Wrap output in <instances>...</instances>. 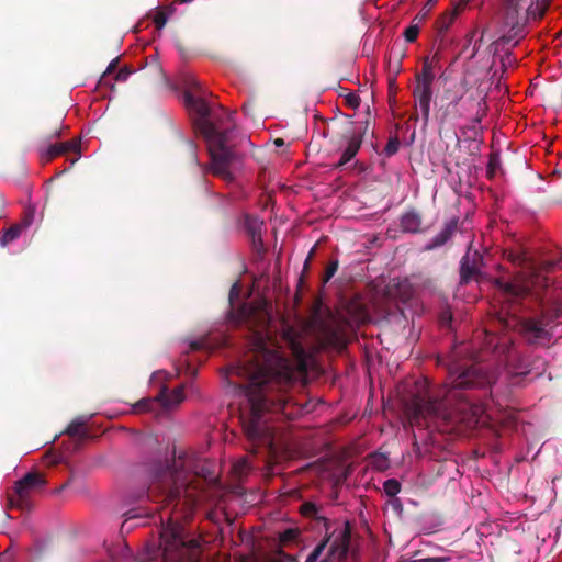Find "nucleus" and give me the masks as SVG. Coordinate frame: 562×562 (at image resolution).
<instances>
[{
  "label": "nucleus",
  "mask_w": 562,
  "mask_h": 562,
  "mask_svg": "<svg viewBox=\"0 0 562 562\" xmlns=\"http://www.w3.org/2000/svg\"><path fill=\"white\" fill-rule=\"evenodd\" d=\"M258 317L259 325L250 334L249 355L229 369L228 376L241 378V382L229 383L245 393L250 406L249 416L241 417L246 437L257 445H270L272 438L261 416L266 411L285 413L289 403L286 390L294 381L284 348L299 363H304L306 353L294 329H285L278 340L270 329V316L260 312Z\"/></svg>",
  "instance_id": "f257e3e1"
},
{
  "label": "nucleus",
  "mask_w": 562,
  "mask_h": 562,
  "mask_svg": "<svg viewBox=\"0 0 562 562\" xmlns=\"http://www.w3.org/2000/svg\"><path fill=\"white\" fill-rule=\"evenodd\" d=\"M492 384V375L483 366L472 363L467 366L457 361L448 364L449 386L442 397L430 400L425 408L418 405L416 415L426 413L434 420H442L446 430L454 429L459 425L472 427L477 423L479 407L473 405L469 397L461 393L468 389H484Z\"/></svg>",
  "instance_id": "f03ea898"
},
{
  "label": "nucleus",
  "mask_w": 562,
  "mask_h": 562,
  "mask_svg": "<svg viewBox=\"0 0 562 562\" xmlns=\"http://www.w3.org/2000/svg\"><path fill=\"white\" fill-rule=\"evenodd\" d=\"M184 101L189 111L199 117L201 132L210 142L213 172L226 180H231L232 175L228 167L235 154L227 146V135L234 126L233 114L224 109L220 110V114L213 113L204 98L194 95L190 91L184 93Z\"/></svg>",
  "instance_id": "7ed1b4c3"
},
{
  "label": "nucleus",
  "mask_w": 562,
  "mask_h": 562,
  "mask_svg": "<svg viewBox=\"0 0 562 562\" xmlns=\"http://www.w3.org/2000/svg\"><path fill=\"white\" fill-rule=\"evenodd\" d=\"M200 553L199 541L189 538L184 527L171 518L161 525L158 541L145 548L147 560L161 559L162 562H199Z\"/></svg>",
  "instance_id": "20e7f679"
},
{
  "label": "nucleus",
  "mask_w": 562,
  "mask_h": 562,
  "mask_svg": "<svg viewBox=\"0 0 562 562\" xmlns=\"http://www.w3.org/2000/svg\"><path fill=\"white\" fill-rule=\"evenodd\" d=\"M437 116L441 123L452 122L462 117L474 115V121L480 122L485 110L483 98H474L467 94L459 83H452L443 88L436 101Z\"/></svg>",
  "instance_id": "39448f33"
},
{
  "label": "nucleus",
  "mask_w": 562,
  "mask_h": 562,
  "mask_svg": "<svg viewBox=\"0 0 562 562\" xmlns=\"http://www.w3.org/2000/svg\"><path fill=\"white\" fill-rule=\"evenodd\" d=\"M183 456L178 460L158 462L153 465V482L147 490V496L151 497L156 492L164 497V501H177L182 495L188 496V480L184 469Z\"/></svg>",
  "instance_id": "423d86ee"
},
{
  "label": "nucleus",
  "mask_w": 562,
  "mask_h": 562,
  "mask_svg": "<svg viewBox=\"0 0 562 562\" xmlns=\"http://www.w3.org/2000/svg\"><path fill=\"white\" fill-rule=\"evenodd\" d=\"M550 0H507L504 14L506 33L498 42L516 45L526 35V26L529 19H541Z\"/></svg>",
  "instance_id": "0eeeda50"
},
{
  "label": "nucleus",
  "mask_w": 562,
  "mask_h": 562,
  "mask_svg": "<svg viewBox=\"0 0 562 562\" xmlns=\"http://www.w3.org/2000/svg\"><path fill=\"white\" fill-rule=\"evenodd\" d=\"M562 267L561 260L542 259L539 263H529V276H517L512 281L496 280L497 288L512 301H519L531 294L535 288H548L550 280L542 273Z\"/></svg>",
  "instance_id": "6e6552de"
},
{
  "label": "nucleus",
  "mask_w": 562,
  "mask_h": 562,
  "mask_svg": "<svg viewBox=\"0 0 562 562\" xmlns=\"http://www.w3.org/2000/svg\"><path fill=\"white\" fill-rule=\"evenodd\" d=\"M46 485V480L38 472H29L22 479L15 482L13 493L8 495V506L20 509H29L31 507L30 497Z\"/></svg>",
  "instance_id": "1a4fd4ad"
},
{
  "label": "nucleus",
  "mask_w": 562,
  "mask_h": 562,
  "mask_svg": "<svg viewBox=\"0 0 562 562\" xmlns=\"http://www.w3.org/2000/svg\"><path fill=\"white\" fill-rule=\"evenodd\" d=\"M520 334L530 345L546 346L551 339V334L546 329L541 319L525 318L520 322Z\"/></svg>",
  "instance_id": "9d476101"
},
{
  "label": "nucleus",
  "mask_w": 562,
  "mask_h": 562,
  "mask_svg": "<svg viewBox=\"0 0 562 562\" xmlns=\"http://www.w3.org/2000/svg\"><path fill=\"white\" fill-rule=\"evenodd\" d=\"M483 265V256L477 250H468L460 261V284H468L472 280L479 281Z\"/></svg>",
  "instance_id": "9b49d317"
},
{
  "label": "nucleus",
  "mask_w": 562,
  "mask_h": 562,
  "mask_svg": "<svg viewBox=\"0 0 562 562\" xmlns=\"http://www.w3.org/2000/svg\"><path fill=\"white\" fill-rule=\"evenodd\" d=\"M432 85L416 82L413 89L415 103L419 105L424 123L427 124L430 116V104L432 99Z\"/></svg>",
  "instance_id": "f8f14e48"
},
{
  "label": "nucleus",
  "mask_w": 562,
  "mask_h": 562,
  "mask_svg": "<svg viewBox=\"0 0 562 562\" xmlns=\"http://www.w3.org/2000/svg\"><path fill=\"white\" fill-rule=\"evenodd\" d=\"M322 336L323 342L327 347H331L338 351H341L347 347L346 333L340 326H324Z\"/></svg>",
  "instance_id": "ddd939ff"
},
{
  "label": "nucleus",
  "mask_w": 562,
  "mask_h": 562,
  "mask_svg": "<svg viewBox=\"0 0 562 562\" xmlns=\"http://www.w3.org/2000/svg\"><path fill=\"white\" fill-rule=\"evenodd\" d=\"M457 218H451L448 221L443 228L436 236H434L428 244L425 245V250H434L446 245L457 232Z\"/></svg>",
  "instance_id": "4468645a"
},
{
  "label": "nucleus",
  "mask_w": 562,
  "mask_h": 562,
  "mask_svg": "<svg viewBox=\"0 0 562 562\" xmlns=\"http://www.w3.org/2000/svg\"><path fill=\"white\" fill-rule=\"evenodd\" d=\"M400 225L405 233L418 234L424 232L422 227L423 216L420 212L415 209L408 210L401 216Z\"/></svg>",
  "instance_id": "2eb2a0df"
},
{
  "label": "nucleus",
  "mask_w": 562,
  "mask_h": 562,
  "mask_svg": "<svg viewBox=\"0 0 562 562\" xmlns=\"http://www.w3.org/2000/svg\"><path fill=\"white\" fill-rule=\"evenodd\" d=\"M361 144H362L361 132L351 134L348 139L347 147L345 148L339 161L336 164V168H341L347 162H349L359 151Z\"/></svg>",
  "instance_id": "dca6fc26"
},
{
  "label": "nucleus",
  "mask_w": 562,
  "mask_h": 562,
  "mask_svg": "<svg viewBox=\"0 0 562 562\" xmlns=\"http://www.w3.org/2000/svg\"><path fill=\"white\" fill-rule=\"evenodd\" d=\"M78 147L79 145L76 140L49 145L47 149L42 154V158L45 161H50L58 156L65 155L70 151H77Z\"/></svg>",
  "instance_id": "f3484780"
},
{
  "label": "nucleus",
  "mask_w": 562,
  "mask_h": 562,
  "mask_svg": "<svg viewBox=\"0 0 562 562\" xmlns=\"http://www.w3.org/2000/svg\"><path fill=\"white\" fill-rule=\"evenodd\" d=\"M157 398L161 406L166 408L178 405L184 400L183 386H178L171 392H169L168 389L164 386L157 395Z\"/></svg>",
  "instance_id": "a211bd4d"
},
{
  "label": "nucleus",
  "mask_w": 562,
  "mask_h": 562,
  "mask_svg": "<svg viewBox=\"0 0 562 562\" xmlns=\"http://www.w3.org/2000/svg\"><path fill=\"white\" fill-rule=\"evenodd\" d=\"M257 316V311L247 304H244L234 315L232 312V319L236 324L246 323L247 325H252V319Z\"/></svg>",
  "instance_id": "6ab92c4d"
},
{
  "label": "nucleus",
  "mask_w": 562,
  "mask_h": 562,
  "mask_svg": "<svg viewBox=\"0 0 562 562\" xmlns=\"http://www.w3.org/2000/svg\"><path fill=\"white\" fill-rule=\"evenodd\" d=\"M23 228L22 225H19L18 223L10 226L7 229H3L0 232V245L2 247L8 246L15 239H18L22 233Z\"/></svg>",
  "instance_id": "aec40b11"
},
{
  "label": "nucleus",
  "mask_w": 562,
  "mask_h": 562,
  "mask_svg": "<svg viewBox=\"0 0 562 562\" xmlns=\"http://www.w3.org/2000/svg\"><path fill=\"white\" fill-rule=\"evenodd\" d=\"M435 69L436 68L432 67L430 63L423 60V69L420 72L416 74L415 82L434 85L436 78Z\"/></svg>",
  "instance_id": "412c9836"
},
{
  "label": "nucleus",
  "mask_w": 562,
  "mask_h": 562,
  "mask_svg": "<svg viewBox=\"0 0 562 562\" xmlns=\"http://www.w3.org/2000/svg\"><path fill=\"white\" fill-rule=\"evenodd\" d=\"M457 14H458V8H456L451 12H446V13L441 14L437 19L435 26H436V30H437L439 36H441L450 27V25L453 23L454 18L457 16Z\"/></svg>",
  "instance_id": "4be33fe9"
},
{
  "label": "nucleus",
  "mask_w": 562,
  "mask_h": 562,
  "mask_svg": "<svg viewBox=\"0 0 562 562\" xmlns=\"http://www.w3.org/2000/svg\"><path fill=\"white\" fill-rule=\"evenodd\" d=\"M83 426H85L83 420L75 419L68 425L65 432L72 438H78L80 440H85L88 438V432L86 429H83Z\"/></svg>",
  "instance_id": "5701e85b"
},
{
  "label": "nucleus",
  "mask_w": 562,
  "mask_h": 562,
  "mask_svg": "<svg viewBox=\"0 0 562 562\" xmlns=\"http://www.w3.org/2000/svg\"><path fill=\"white\" fill-rule=\"evenodd\" d=\"M263 223L256 217L246 216L245 229L249 237L261 234Z\"/></svg>",
  "instance_id": "b1692460"
},
{
  "label": "nucleus",
  "mask_w": 562,
  "mask_h": 562,
  "mask_svg": "<svg viewBox=\"0 0 562 562\" xmlns=\"http://www.w3.org/2000/svg\"><path fill=\"white\" fill-rule=\"evenodd\" d=\"M158 402L157 396L155 398H142L134 405L133 409L135 413L153 412Z\"/></svg>",
  "instance_id": "393cba45"
},
{
  "label": "nucleus",
  "mask_w": 562,
  "mask_h": 562,
  "mask_svg": "<svg viewBox=\"0 0 562 562\" xmlns=\"http://www.w3.org/2000/svg\"><path fill=\"white\" fill-rule=\"evenodd\" d=\"M501 167V156L498 153H491L490 154V158H488V164H487V170H486V173H487V177L490 179L494 178L496 171L499 169Z\"/></svg>",
  "instance_id": "a878e982"
},
{
  "label": "nucleus",
  "mask_w": 562,
  "mask_h": 562,
  "mask_svg": "<svg viewBox=\"0 0 562 562\" xmlns=\"http://www.w3.org/2000/svg\"><path fill=\"white\" fill-rule=\"evenodd\" d=\"M383 490L385 494L390 497H394L401 491V484L395 479H389L383 484Z\"/></svg>",
  "instance_id": "bb28decb"
},
{
  "label": "nucleus",
  "mask_w": 562,
  "mask_h": 562,
  "mask_svg": "<svg viewBox=\"0 0 562 562\" xmlns=\"http://www.w3.org/2000/svg\"><path fill=\"white\" fill-rule=\"evenodd\" d=\"M400 148V139L397 136L390 137L384 149L383 155L385 157H392L398 151Z\"/></svg>",
  "instance_id": "cd10ccee"
},
{
  "label": "nucleus",
  "mask_w": 562,
  "mask_h": 562,
  "mask_svg": "<svg viewBox=\"0 0 562 562\" xmlns=\"http://www.w3.org/2000/svg\"><path fill=\"white\" fill-rule=\"evenodd\" d=\"M339 268V261L338 259H331L328 265L326 266L325 272L323 274L322 281L323 283H327L337 272Z\"/></svg>",
  "instance_id": "c85d7f7f"
},
{
  "label": "nucleus",
  "mask_w": 562,
  "mask_h": 562,
  "mask_svg": "<svg viewBox=\"0 0 562 562\" xmlns=\"http://www.w3.org/2000/svg\"><path fill=\"white\" fill-rule=\"evenodd\" d=\"M419 23L418 21L412 22V24L405 29L404 31V37L406 42L413 43L417 40L419 34Z\"/></svg>",
  "instance_id": "c756f323"
},
{
  "label": "nucleus",
  "mask_w": 562,
  "mask_h": 562,
  "mask_svg": "<svg viewBox=\"0 0 562 562\" xmlns=\"http://www.w3.org/2000/svg\"><path fill=\"white\" fill-rule=\"evenodd\" d=\"M437 2L438 0H428L422 11L413 19V22L418 21L423 23L427 19L430 10L437 4Z\"/></svg>",
  "instance_id": "7c9ffc66"
},
{
  "label": "nucleus",
  "mask_w": 562,
  "mask_h": 562,
  "mask_svg": "<svg viewBox=\"0 0 562 562\" xmlns=\"http://www.w3.org/2000/svg\"><path fill=\"white\" fill-rule=\"evenodd\" d=\"M327 544V540H323L319 542L313 551L307 555L305 562H316L319 558V555L323 553L325 547Z\"/></svg>",
  "instance_id": "2f4dec72"
},
{
  "label": "nucleus",
  "mask_w": 562,
  "mask_h": 562,
  "mask_svg": "<svg viewBox=\"0 0 562 562\" xmlns=\"http://www.w3.org/2000/svg\"><path fill=\"white\" fill-rule=\"evenodd\" d=\"M233 470L238 477H241L243 475H246L248 473L249 464L247 460L243 459L234 464Z\"/></svg>",
  "instance_id": "473e14b6"
},
{
  "label": "nucleus",
  "mask_w": 562,
  "mask_h": 562,
  "mask_svg": "<svg viewBox=\"0 0 562 562\" xmlns=\"http://www.w3.org/2000/svg\"><path fill=\"white\" fill-rule=\"evenodd\" d=\"M251 241V247L255 252L261 255L265 252L263 241L261 234L249 237Z\"/></svg>",
  "instance_id": "72a5a7b5"
},
{
  "label": "nucleus",
  "mask_w": 562,
  "mask_h": 562,
  "mask_svg": "<svg viewBox=\"0 0 562 562\" xmlns=\"http://www.w3.org/2000/svg\"><path fill=\"white\" fill-rule=\"evenodd\" d=\"M301 513L305 516L315 517L318 513V508L314 503L305 502L301 505Z\"/></svg>",
  "instance_id": "f704fd0d"
},
{
  "label": "nucleus",
  "mask_w": 562,
  "mask_h": 562,
  "mask_svg": "<svg viewBox=\"0 0 562 562\" xmlns=\"http://www.w3.org/2000/svg\"><path fill=\"white\" fill-rule=\"evenodd\" d=\"M167 20H168V18H167L166 12L161 11V10L157 11L153 19L155 26L159 30L166 25Z\"/></svg>",
  "instance_id": "c9c22d12"
},
{
  "label": "nucleus",
  "mask_w": 562,
  "mask_h": 562,
  "mask_svg": "<svg viewBox=\"0 0 562 562\" xmlns=\"http://www.w3.org/2000/svg\"><path fill=\"white\" fill-rule=\"evenodd\" d=\"M442 45H443V38L440 40V44H439V47L436 50V53L431 57H425L423 60L430 63V65L432 67H435V68L438 67L439 63H440V59H441L440 48H441Z\"/></svg>",
  "instance_id": "e433bc0d"
},
{
  "label": "nucleus",
  "mask_w": 562,
  "mask_h": 562,
  "mask_svg": "<svg viewBox=\"0 0 562 562\" xmlns=\"http://www.w3.org/2000/svg\"><path fill=\"white\" fill-rule=\"evenodd\" d=\"M209 348V342L206 338H201L198 340H193L190 342V351L204 350Z\"/></svg>",
  "instance_id": "4c0bfd02"
},
{
  "label": "nucleus",
  "mask_w": 562,
  "mask_h": 562,
  "mask_svg": "<svg viewBox=\"0 0 562 562\" xmlns=\"http://www.w3.org/2000/svg\"><path fill=\"white\" fill-rule=\"evenodd\" d=\"M452 322V313L450 310L446 308L440 313L439 323L443 327H449Z\"/></svg>",
  "instance_id": "58836bf2"
},
{
  "label": "nucleus",
  "mask_w": 562,
  "mask_h": 562,
  "mask_svg": "<svg viewBox=\"0 0 562 562\" xmlns=\"http://www.w3.org/2000/svg\"><path fill=\"white\" fill-rule=\"evenodd\" d=\"M33 218H34V209L30 207L25 211L23 220L18 224L22 225V228L25 229L26 227H29L32 224Z\"/></svg>",
  "instance_id": "ea45409f"
},
{
  "label": "nucleus",
  "mask_w": 562,
  "mask_h": 562,
  "mask_svg": "<svg viewBox=\"0 0 562 562\" xmlns=\"http://www.w3.org/2000/svg\"><path fill=\"white\" fill-rule=\"evenodd\" d=\"M346 104L351 109H357L360 105V97L356 93H349L346 95Z\"/></svg>",
  "instance_id": "a19ab883"
},
{
  "label": "nucleus",
  "mask_w": 562,
  "mask_h": 562,
  "mask_svg": "<svg viewBox=\"0 0 562 562\" xmlns=\"http://www.w3.org/2000/svg\"><path fill=\"white\" fill-rule=\"evenodd\" d=\"M132 72H134L133 69L128 68L127 66H124L117 71L115 78L117 81H125Z\"/></svg>",
  "instance_id": "79ce46f5"
},
{
  "label": "nucleus",
  "mask_w": 562,
  "mask_h": 562,
  "mask_svg": "<svg viewBox=\"0 0 562 562\" xmlns=\"http://www.w3.org/2000/svg\"><path fill=\"white\" fill-rule=\"evenodd\" d=\"M295 537H296V531L294 529H286L281 535V541H292L295 539Z\"/></svg>",
  "instance_id": "37998d69"
},
{
  "label": "nucleus",
  "mask_w": 562,
  "mask_h": 562,
  "mask_svg": "<svg viewBox=\"0 0 562 562\" xmlns=\"http://www.w3.org/2000/svg\"><path fill=\"white\" fill-rule=\"evenodd\" d=\"M509 260L513 261L514 263H518V265H522V263H526L527 259L525 256L522 255H519V254H510L509 255Z\"/></svg>",
  "instance_id": "c03bdc74"
},
{
  "label": "nucleus",
  "mask_w": 562,
  "mask_h": 562,
  "mask_svg": "<svg viewBox=\"0 0 562 562\" xmlns=\"http://www.w3.org/2000/svg\"><path fill=\"white\" fill-rule=\"evenodd\" d=\"M117 63H119V58H114L108 66V68L105 69V71L103 72V77L112 74L116 67H117Z\"/></svg>",
  "instance_id": "a18cd8bd"
},
{
  "label": "nucleus",
  "mask_w": 562,
  "mask_h": 562,
  "mask_svg": "<svg viewBox=\"0 0 562 562\" xmlns=\"http://www.w3.org/2000/svg\"><path fill=\"white\" fill-rule=\"evenodd\" d=\"M148 58H150V59H151V61L155 64V65H154L155 70H156L159 75H160V74H162V68H161V66L157 63L156 56H155V55H151V56H149Z\"/></svg>",
  "instance_id": "49530a36"
},
{
  "label": "nucleus",
  "mask_w": 562,
  "mask_h": 562,
  "mask_svg": "<svg viewBox=\"0 0 562 562\" xmlns=\"http://www.w3.org/2000/svg\"><path fill=\"white\" fill-rule=\"evenodd\" d=\"M443 559L441 558H425V559H418V562H442Z\"/></svg>",
  "instance_id": "de8ad7c7"
},
{
  "label": "nucleus",
  "mask_w": 562,
  "mask_h": 562,
  "mask_svg": "<svg viewBox=\"0 0 562 562\" xmlns=\"http://www.w3.org/2000/svg\"><path fill=\"white\" fill-rule=\"evenodd\" d=\"M146 497L148 498L147 495H146ZM155 498H161V499H158V503L164 502V497L161 495H159L157 492L151 497H149V499H155ZM172 502L173 501H165V503H172Z\"/></svg>",
  "instance_id": "09e8293b"
},
{
  "label": "nucleus",
  "mask_w": 562,
  "mask_h": 562,
  "mask_svg": "<svg viewBox=\"0 0 562 562\" xmlns=\"http://www.w3.org/2000/svg\"><path fill=\"white\" fill-rule=\"evenodd\" d=\"M392 506L395 510H398V512L402 510V504H401L400 499H397V498L392 502Z\"/></svg>",
  "instance_id": "8fccbe9b"
},
{
  "label": "nucleus",
  "mask_w": 562,
  "mask_h": 562,
  "mask_svg": "<svg viewBox=\"0 0 562 562\" xmlns=\"http://www.w3.org/2000/svg\"><path fill=\"white\" fill-rule=\"evenodd\" d=\"M186 366H187V371H188L189 374L196 375V369L195 368H193L190 363H186Z\"/></svg>",
  "instance_id": "3c124183"
},
{
  "label": "nucleus",
  "mask_w": 562,
  "mask_h": 562,
  "mask_svg": "<svg viewBox=\"0 0 562 562\" xmlns=\"http://www.w3.org/2000/svg\"><path fill=\"white\" fill-rule=\"evenodd\" d=\"M314 255V248L310 251L307 259L305 260L304 268L306 269L308 267L310 260L312 259Z\"/></svg>",
  "instance_id": "603ef678"
},
{
  "label": "nucleus",
  "mask_w": 562,
  "mask_h": 562,
  "mask_svg": "<svg viewBox=\"0 0 562 562\" xmlns=\"http://www.w3.org/2000/svg\"><path fill=\"white\" fill-rule=\"evenodd\" d=\"M274 144L280 147V146L284 145V140L282 138H277L274 140Z\"/></svg>",
  "instance_id": "864d4df0"
},
{
  "label": "nucleus",
  "mask_w": 562,
  "mask_h": 562,
  "mask_svg": "<svg viewBox=\"0 0 562 562\" xmlns=\"http://www.w3.org/2000/svg\"><path fill=\"white\" fill-rule=\"evenodd\" d=\"M59 136H60V131H59V130H56V131L52 134V136H50V137H52V138H53V137H56V138H57V137H59Z\"/></svg>",
  "instance_id": "5fc2aeb1"
},
{
  "label": "nucleus",
  "mask_w": 562,
  "mask_h": 562,
  "mask_svg": "<svg viewBox=\"0 0 562 562\" xmlns=\"http://www.w3.org/2000/svg\"><path fill=\"white\" fill-rule=\"evenodd\" d=\"M510 59V54H507L505 57L502 58L503 65H505L506 60Z\"/></svg>",
  "instance_id": "6e6d98bb"
},
{
  "label": "nucleus",
  "mask_w": 562,
  "mask_h": 562,
  "mask_svg": "<svg viewBox=\"0 0 562 562\" xmlns=\"http://www.w3.org/2000/svg\"><path fill=\"white\" fill-rule=\"evenodd\" d=\"M362 317H363V311H362V310H360L359 315H358V317H357V321H361V319H362Z\"/></svg>",
  "instance_id": "4d7b16f0"
},
{
  "label": "nucleus",
  "mask_w": 562,
  "mask_h": 562,
  "mask_svg": "<svg viewBox=\"0 0 562 562\" xmlns=\"http://www.w3.org/2000/svg\"><path fill=\"white\" fill-rule=\"evenodd\" d=\"M401 562H418V559H413V560H404V561H401Z\"/></svg>",
  "instance_id": "13d9d810"
},
{
  "label": "nucleus",
  "mask_w": 562,
  "mask_h": 562,
  "mask_svg": "<svg viewBox=\"0 0 562 562\" xmlns=\"http://www.w3.org/2000/svg\"><path fill=\"white\" fill-rule=\"evenodd\" d=\"M468 2H469V0H460V4H461V5H464V4H467Z\"/></svg>",
  "instance_id": "bf43d9fd"
},
{
  "label": "nucleus",
  "mask_w": 562,
  "mask_h": 562,
  "mask_svg": "<svg viewBox=\"0 0 562 562\" xmlns=\"http://www.w3.org/2000/svg\"><path fill=\"white\" fill-rule=\"evenodd\" d=\"M48 462H49V463H52V464H56V463H58V461H57L56 459H54V460H52V461H48Z\"/></svg>",
  "instance_id": "052dcab7"
},
{
  "label": "nucleus",
  "mask_w": 562,
  "mask_h": 562,
  "mask_svg": "<svg viewBox=\"0 0 562 562\" xmlns=\"http://www.w3.org/2000/svg\"><path fill=\"white\" fill-rule=\"evenodd\" d=\"M235 288H236V285H234L233 289H231V296L233 295Z\"/></svg>",
  "instance_id": "680f3d73"
},
{
  "label": "nucleus",
  "mask_w": 562,
  "mask_h": 562,
  "mask_svg": "<svg viewBox=\"0 0 562 562\" xmlns=\"http://www.w3.org/2000/svg\"><path fill=\"white\" fill-rule=\"evenodd\" d=\"M319 562H328V561H327V560H322V561H319Z\"/></svg>",
  "instance_id": "e2e57ef3"
}]
</instances>
